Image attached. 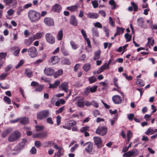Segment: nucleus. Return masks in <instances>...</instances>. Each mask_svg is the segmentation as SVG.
Wrapping results in <instances>:
<instances>
[{"instance_id": "f03ea898", "label": "nucleus", "mask_w": 157, "mask_h": 157, "mask_svg": "<svg viewBox=\"0 0 157 157\" xmlns=\"http://www.w3.org/2000/svg\"><path fill=\"white\" fill-rule=\"evenodd\" d=\"M49 115L50 112L48 110H44L38 112L36 113V117L37 119L41 120L46 119Z\"/></svg>"}, {"instance_id": "dca6fc26", "label": "nucleus", "mask_w": 157, "mask_h": 157, "mask_svg": "<svg viewBox=\"0 0 157 157\" xmlns=\"http://www.w3.org/2000/svg\"><path fill=\"white\" fill-rule=\"evenodd\" d=\"M62 10V7L58 4H56L54 5L52 9V10L56 13H59Z\"/></svg>"}, {"instance_id": "3c124183", "label": "nucleus", "mask_w": 157, "mask_h": 157, "mask_svg": "<svg viewBox=\"0 0 157 157\" xmlns=\"http://www.w3.org/2000/svg\"><path fill=\"white\" fill-rule=\"evenodd\" d=\"M70 44L73 49L75 50L78 48V46L75 44L74 42L71 41L70 42Z\"/></svg>"}, {"instance_id": "09e8293b", "label": "nucleus", "mask_w": 157, "mask_h": 157, "mask_svg": "<svg viewBox=\"0 0 157 157\" xmlns=\"http://www.w3.org/2000/svg\"><path fill=\"white\" fill-rule=\"evenodd\" d=\"M91 3L93 7L94 8H96L98 6V0H94V1H92Z\"/></svg>"}, {"instance_id": "bf43d9fd", "label": "nucleus", "mask_w": 157, "mask_h": 157, "mask_svg": "<svg viewBox=\"0 0 157 157\" xmlns=\"http://www.w3.org/2000/svg\"><path fill=\"white\" fill-rule=\"evenodd\" d=\"M7 56V53L6 52H1L0 53V59L2 60V59H4Z\"/></svg>"}, {"instance_id": "f704fd0d", "label": "nucleus", "mask_w": 157, "mask_h": 157, "mask_svg": "<svg viewBox=\"0 0 157 157\" xmlns=\"http://www.w3.org/2000/svg\"><path fill=\"white\" fill-rule=\"evenodd\" d=\"M101 52V51L100 50H98L94 53V59L95 60H98L100 58Z\"/></svg>"}, {"instance_id": "a211bd4d", "label": "nucleus", "mask_w": 157, "mask_h": 157, "mask_svg": "<svg viewBox=\"0 0 157 157\" xmlns=\"http://www.w3.org/2000/svg\"><path fill=\"white\" fill-rule=\"evenodd\" d=\"M44 35V33L43 32H38L35 33L34 35L32 36L34 40H38L42 38Z\"/></svg>"}, {"instance_id": "423d86ee", "label": "nucleus", "mask_w": 157, "mask_h": 157, "mask_svg": "<svg viewBox=\"0 0 157 157\" xmlns=\"http://www.w3.org/2000/svg\"><path fill=\"white\" fill-rule=\"evenodd\" d=\"M46 41L50 44H54L55 42V37L50 33H47L45 35Z\"/></svg>"}, {"instance_id": "58836bf2", "label": "nucleus", "mask_w": 157, "mask_h": 157, "mask_svg": "<svg viewBox=\"0 0 157 157\" xmlns=\"http://www.w3.org/2000/svg\"><path fill=\"white\" fill-rule=\"evenodd\" d=\"M62 150H63L62 148H59V149L58 150V151L56 153L55 155H56L58 157H60L63 156V155L64 153L63 151L62 152Z\"/></svg>"}, {"instance_id": "2eb2a0df", "label": "nucleus", "mask_w": 157, "mask_h": 157, "mask_svg": "<svg viewBox=\"0 0 157 157\" xmlns=\"http://www.w3.org/2000/svg\"><path fill=\"white\" fill-rule=\"evenodd\" d=\"M87 145V146L85 149L87 153L92 152L93 150V144L90 142H88L85 143L83 144V146H86Z\"/></svg>"}, {"instance_id": "6e6d98bb", "label": "nucleus", "mask_w": 157, "mask_h": 157, "mask_svg": "<svg viewBox=\"0 0 157 157\" xmlns=\"http://www.w3.org/2000/svg\"><path fill=\"white\" fill-rule=\"evenodd\" d=\"M103 29L106 34V36L108 37L109 36V30L108 29L106 26H104Z\"/></svg>"}, {"instance_id": "5701e85b", "label": "nucleus", "mask_w": 157, "mask_h": 157, "mask_svg": "<svg viewBox=\"0 0 157 157\" xmlns=\"http://www.w3.org/2000/svg\"><path fill=\"white\" fill-rule=\"evenodd\" d=\"M68 85L67 83L64 82L62 83L59 86V88H61L62 90L67 92L68 90Z\"/></svg>"}, {"instance_id": "bb28decb", "label": "nucleus", "mask_w": 157, "mask_h": 157, "mask_svg": "<svg viewBox=\"0 0 157 157\" xmlns=\"http://www.w3.org/2000/svg\"><path fill=\"white\" fill-rule=\"evenodd\" d=\"M27 142V140L25 138L22 139L21 142L19 143V147L20 149L23 148L25 145L26 143Z\"/></svg>"}, {"instance_id": "4c0bfd02", "label": "nucleus", "mask_w": 157, "mask_h": 157, "mask_svg": "<svg viewBox=\"0 0 157 157\" xmlns=\"http://www.w3.org/2000/svg\"><path fill=\"white\" fill-rule=\"evenodd\" d=\"M90 68V63H87L85 64L82 67V69L86 72L89 71Z\"/></svg>"}, {"instance_id": "f3484780", "label": "nucleus", "mask_w": 157, "mask_h": 157, "mask_svg": "<svg viewBox=\"0 0 157 157\" xmlns=\"http://www.w3.org/2000/svg\"><path fill=\"white\" fill-rule=\"evenodd\" d=\"M112 100L116 104H120L122 101V99L120 96L118 95L114 96L112 97Z\"/></svg>"}, {"instance_id": "f8f14e48", "label": "nucleus", "mask_w": 157, "mask_h": 157, "mask_svg": "<svg viewBox=\"0 0 157 157\" xmlns=\"http://www.w3.org/2000/svg\"><path fill=\"white\" fill-rule=\"evenodd\" d=\"M139 153L138 150L135 149L134 151H131L127 152V157H134L137 156Z\"/></svg>"}, {"instance_id": "f257e3e1", "label": "nucleus", "mask_w": 157, "mask_h": 157, "mask_svg": "<svg viewBox=\"0 0 157 157\" xmlns=\"http://www.w3.org/2000/svg\"><path fill=\"white\" fill-rule=\"evenodd\" d=\"M28 16L30 20L33 22L38 21L40 19V13L34 10H32L29 11Z\"/></svg>"}, {"instance_id": "a18cd8bd", "label": "nucleus", "mask_w": 157, "mask_h": 157, "mask_svg": "<svg viewBox=\"0 0 157 157\" xmlns=\"http://www.w3.org/2000/svg\"><path fill=\"white\" fill-rule=\"evenodd\" d=\"M109 3L113 7L112 8V9H115L116 8V5L114 0H110L109 2Z\"/></svg>"}, {"instance_id": "393cba45", "label": "nucleus", "mask_w": 157, "mask_h": 157, "mask_svg": "<svg viewBox=\"0 0 157 157\" xmlns=\"http://www.w3.org/2000/svg\"><path fill=\"white\" fill-rule=\"evenodd\" d=\"M157 132V129H153V128L150 127L145 132V133L147 135H149L150 134L151 135Z\"/></svg>"}, {"instance_id": "13d9d810", "label": "nucleus", "mask_w": 157, "mask_h": 157, "mask_svg": "<svg viewBox=\"0 0 157 157\" xmlns=\"http://www.w3.org/2000/svg\"><path fill=\"white\" fill-rule=\"evenodd\" d=\"M123 75L126 79L128 80H131L132 79V78L131 75L128 76L127 75L126 73H123Z\"/></svg>"}, {"instance_id": "a19ab883", "label": "nucleus", "mask_w": 157, "mask_h": 157, "mask_svg": "<svg viewBox=\"0 0 157 157\" xmlns=\"http://www.w3.org/2000/svg\"><path fill=\"white\" fill-rule=\"evenodd\" d=\"M88 81L90 84H92L97 81V78L94 76H92L88 78Z\"/></svg>"}, {"instance_id": "338daca9", "label": "nucleus", "mask_w": 157, "mask_h": 157, "mask_svg": "<svg viewBox=\"0 0 157 157\" xmlns=\"http://www.w3.org/2000/svg\"><path fill=\"white\" fill-rule=\"evenodd\" d=\"M35 128L37 131H40L43 129L44 127L42 126L36 125L35 127Z\"/></svg>"}, {"instance_id": "4be33fe9", "label": "nucleus", "mask_w": 157, "mask_h": 157, "mask_svg": "<svg viewBox=\"0 0 157 157\" xmlns=\"http://www.w3.org/2000/svg\"><path fill=\"white\" fill-rule=\"evenodd\" d=\"M60 81L57 80L53 84H52L51 83H49V86L48 88L50 89H54L57 88L59 85L60 84Z\"/></svg>"}, {"instance_id": "603ef678", "label": "nucleus", "mask_w": 157, "mask_h": 157, "mask_svg": "<svg viewBox=\"0 0 157 157\" xmlns=\"http://www.w3.org/2000/svg\"><path fill=\"white\" fill-rule=\"evenodd\" d=\"M97 86H94L92 87H90V91L91 93L95 92L96 91L97 88Z\"/></svg>"}, {"instance_id": "1a4fd4ad", "label": "nucleus", "mask_w": 157, "mask_h": 157, "mask_svg": "<svg viewBox=\"0 0 157 157\" xmlns=\"http://www.w3.org/2000/svg\"><path fill=\"white\" fill-rule=\"evenodd\" d=\"M44 23L48 26H53L54 25V20L51 17H45L44 19Z\"/></svg>"}, {"instance_id": "c85d7f7f", "label": "nucleus", "mask_w": 157, "mask_h": 157, "mask_svg": "<svg viewBox=\"0 0 157 157\" xmlns=\"http://www.w3.org/2000/svg\"><path fill=\"white\" fill-rule=\"evenodd\" d=\"M25 74L29 78H30L33 76V72L29 69H25Z\"/></svg>"}, {"instance_id": "680f3d73", "label": "nucleus", "mask_w": 157, "mask_h": 157, "mask_svg": "<svg viewBox=\"0 0 157 157\" xmlns=\"http://www.w3.org/2000/svg\"><path fill=\"white\" fill-rule=\"evenodd\" d=\"M17 49L14 51L13 53V54L16 56L18 55L20 51V49L18 47H17Z\"/></svg>"}, {"instance_id": "e433bc0d", "label": "nucleus", "mask_w": 157, "mask_h": 157, "mask_svg": "<svg viewBox=\"0 0 157 157\" xmlns=\"http://www.w3.org/2000/svg\"><path fill=\"white\" fill-rule=\"evenodd\" d=\"M136 84L140 87L143 86L145 85L144 81L141 79H137L136 81Z\"/></svg>"}, {"instance_id": "473e14b6", "label": "nucleus", "mask_w": 157, "mask_h": 157, "mask_svg": "<svg viewBox=\"0 0 157 157\" xmlns=\"http://www.w3.org/2000/svg\"><path fill=\"white\" fill-rule=\"evenodd\" d=\"M63 36V31L60 30L56 36L57 39L58 40H61L62 39Z\"/></svg>"}, {"instance_id": "20e7f679", "label": "nucleus", "mask_w": 157, "mask_h": 157, "mask_svg": "<svg viewBox=\"0 0 157 157\" xmlns=\"http://www.w3.org/2000/svg\"><path fill=\"white\" fill-rule=\"evenodd\" d=\"M108 128L105 125H100L97 128L95 132L100 136H104L107 133Z\"/></svg>"}, {"instance_id": "c9c22d12", "label": "nucleus", "mask_w": 157, "mask_h": 157, "mask_svg": "<svg viewBox=\"0 0 157 157\" xmlns=\"http://www.w3.org/2000/svg\"><path fill=\"white\" fill-rule=\"evenodd\" d=\"M63 73V71L62 69L59 70L57 71L55 73H54V77L55 78H57L59 76L61 75Z\"/></svg>"}, {"instance_id": "774afa93", "label": "nucleus", "mask_w": 157, "mask_h": 157, "mask_svg": "<svg viewBox=\"0 0 157 157\" xmlns=\"http://www.w3.org/2000/svg\"><path fill=\"white\" fill-rule=\"evenodd\" d=\"M93 114L94 117H96L100 115V112L98 110H95L93 111Z\"/></svg>"}, {"instance_id": "6e6552de", "label": "nucleus", "mask_w": 157, "mask_h": 157, "mask_svg": "<svg viewBox=\"0 0 157 157\" xmlns=\"http://www.w3.org/2000/svg\"><path fill=\"white\" fill-rule=\"evenodd\" d=\"M94 143L98 148H101L103 146L102 139L101 137L94 136L93 138Z\"/></svg>"}, {"instance_id": "5fc2aeb1", "label": "nucleus", "mask_w": 157, "mask_h": 157, "mask_svg": "<svg viewBox=\"0 0 157 157\" xmlns=\"http://www.w3.org/2000/svg\"><path fill=\"white\" fill-rule=\"evenodd\" d=\"M7 73H2L0 75V80H3L5 79L6 77L8 75Z\"/></svg>"}, {"instance_id": "4d7b16f0", "label": "nucleus", "mask_w": 157, "mask_h": 157, "mask_svg": "<svg viewBox=\"0 0 157 157\" xmlns=\"http://www.w3.org/2000/svg\"><path fill=\"white\" fill-rule=\"evenodd\" d=\"M124 30V29L122 28H120L117 27V33H119V34L121 33V34H123Z\"/></svg>"}, {"instance_id": "39448f33", "label": "nucleus", "mask_w": 157, "mask_h": 157, "mask_svg": "<svg viewBox=\"0 0 157 157\" xmlns=\"http://www.w3.org/2000/svg\"><path fill=\"white\" fill-rule=\"evenodd\" d=\"M28 52L29 55L32 58L36 57L38 54L36 48L34 46L29 48L28 50Z\"/></svg>"}, {"instance_id": "8fccbe9b", "label": "nucleus", "mask_w": 157, "mask_h": 157, "mask_svg": "<svg viewBox=\"0 0 157 157\" xmlns=\"http://www.w3.org/2000/svg\"><path fill=\"white\" fill-rule=\"evenodd\" d=\"M118 81V79L116 77H114L113 78V81L114 85L117 88H120V87L118 86V83H117Z\"/></svg>"}, {"instance_id": "49530a36", "label": "nucleus", "mask_w": 157, "mask_h": 157, "mask_svg": "<svg viewBox=\"0 0 157 157\" xmlns=\"http://www.w3.org/2000/svg\"><path fill=\"white\" fill-rule=\"evenodd\" d=\"M131 4L132 5V8L134 9V12H136L138 10V7L137 5L133 2H131Z\"/></svg>"}, {"instance_id": "72a5a7b5", "label": "nucleus", "mask_w": 157, "mask_h": 157, "mask_svg": "<svg viewBox=\"0 0 157 157\" xmlns=\"http://www.w3.org/2000/svg\"><path fill=\"white\" fill-rule=\"evenodd\" d=\"M44 147H46L52 146L54 144V141H46L44 142Z\"/></svg>"}, {"instance_id": "b1692460", "label": "nucleus", "mask_w": 157, "mask_h": 157, "mask_svg": "<svg viewBox=\"0 0 157 157\" xmlns=\"http://www.w3.org/2000/svg\"><path fill=\"white\" fill-rule=\"evenodd\" d=\"M34 40L32 36L29 38L27 39H25L24 40V43L27 46H29Z\"/></svg>"}, {"instance_id": "412c9836", "label": "nucleus", "mask_w": 157, "mask_h": 157, "mask_svg": "<svg viewBox=\"0 0 157 157\" xmlns=\"http://www.w3.org/2000/svg\"><path fill=\"white\" fill-rule=\"evenodd\" d=\"M20 123L22 125H26L28 124L29 122V121L28 118L26 117H24L20 118Z\"/></svg>"}, {"instance_id": "aec40b11", "label": "nucleus", "mask_w": 157, "mask_h": 157, "mask_svg": "<svg viewBox=\"0 0 157 157\" xmlns=\"http://www.w3.org/2000/svg\"><path fill=\"white\" fill-rule=\"evenodd\" d=\"M137 22H138V25L141 28L145 29L146 28V26L144 25V20L142 17L139 18L137 19Z\"/></svg>"}, {"instance_id": "ddd939ff", "label": "nucleus", "mask_w": 157, "mask_h": 157, "mask_svg": "<svg viewBox=\"0 0 157 157\" xmlns=\"http://www.w3.org/2000/svg\"><path fill=\"white\" fill-rule=\"evenodd\" d=\"M69 22L71 25L74 26H77L78 24L77 20L74 15H72L70 16Z\"/></svg>"}, {"instance_id": "7c9ffc66", "label": "nucleus", "mask_w": 157, "mask_h": 157, "mask_svg": "<svg viewBox=\"0 0 157 157\" xmlns=\"http://www.w3.org/2000/svg\"><path fill=\"white\" fill-rule=\"evenodd\" d=\"M106 63H105L103 65L100 67L98 70L97 72V74H99L100 73L102 72L104 70H107V67H106Z\"/></svg>"}, {"instance_id": "0eeeda50", "label": "nucleus", "mask_w": 157, "mask_h": 157, "mask_svg": "<svg viewBox=\"0 0 157 157\" xmlns=\"http://www.w3.org/2000/svg\"><path fill=\"white\" fill-rule=\"evenodd\" d=\"M3 2L6 6L11 7H15L17 4L16 0H3Z\"/></svg>"}, {"instance_id": "9b49d317", "label": "nucleus", "mask_w": 157, "mask_h": 157, "mask_svg": "<svg viewBox=\"0 0 157 157\" xmlns=\"http://www.w3.org/2000/svg\"><path fill=\"white\" fill-rule=\"evenodd\" d=\"M47 133L46 132L36 133L33 135V138H43L47 137Z\"/></svg>"}, {"instance_id": "9d476101", "label": "nucleus", "mask_w": 157, "mask_h": 157, "mask_svg": "<svg viewBox=\"0 0 157 157\" xmlns=\"http://www.w3.org/2000/svg\"><path fill=\"white\" fill-rule=\"evenodd\" d=\"M60 59L57 56H54L50 58V59L48 61L50 65H52L56 64L59 61Z\"/></svg>"}, {"instance_id": "2f4dec72", "label": "nucleus", "mask_w": 157, "mask_h": 157, "mask_svg": "<svg viewBox=\"0 0 157 157\" xmlns=\"http://www.w3.org/2000/svg\"><path fill=\"white\" fill-rule=\"evenodd\" d=\"M78 6L77 5L72 6H71L67 7V9L71 12H75L77 10Z\"/></svg>"}, {"instance_id": "c756f323", "label": "nucleus", "mask_w": 157, "mask_h": 157, "mask_svg": "<svg viewBox=\"0 0 157 157\" xmlns=\"http://www.w3.org/2000/svg\"><path fill=\"white\" fill-rule=\"evenodd\" d=\"M11 130L10 129L8 128L4 130L2 132L1 136L3 138H5L11 132Z\"/></svg>"}, {"instance_id": "ea45409f", "label": "nucleus", "mask_w": 157, "mask_h": 157, "mask_svg": "<svg viewBox=\"0 0 157 157\" xmlns=\"http://www.w3.org/2000/svg\"><path fill=\"white\" fill-rule=\"evenodd\" d=\"M61 52L64 56H67L69 55L68 52L64 47H62L61 48Z\"/></svg>"}, {"instance_id": "7ed1b4c3", "label": "nucleus", "mask_w": 157, "mask_h": 157, "mask_svg": "<svg viewBox=\"0 0 157 157\" xmlns=\"http://www.w3.org/2000/svg\"><path fill=\"white\" fill-rule=\"evenodd\" d=\"M21 137V134L17 130H15L11 133L8 138V141L10 142H14L19 139Z\"/></svg>"}, {"instance_id": "e2e57ef3", "label": "nucleus", "mask_w": 157, "mask_h": 157, "mask_svg": "<svg viewBox=\"0 0 157 157\" xmlns=\"http://www.w3.org/2000/svg\"><path fill=\"white\" fill-rule=\"evenodd\" d=\"M24 63V61L23 60H21L19 63H18L17 66L16 67V68L17 69L20 67Z\"/></svg>"}, {"instance_id": "052dcab7", "label": "nucleus", "mask_w": 157, "mask_h": 157, "mask_svg": "<svg viewBox=\"0 0 157 157\" xmlns=\"http://www.w3.org/2000/svg\"><path fill=\"white\" fill-rule=\"evenodd\" d=\"M34 144L37 148H38L42 146V144L39 141L36 140L35 141Z\"/></svg>"}, {"instance_id": "a878e982", "label": "nucleus", "mask_w": 157, "mask_h": 157, "mask_svg": "<svg viewBox=\"0 0 157 157\" xmlns=\"http://www.w3.org/2000/svg\"><path fill=\"white\" fill-rule=\"evenodd\" d=\"M77 101L76 104L78 106L81 108H83L84 106L85 102L83 98L77 100Z\"/></svg>"}, {"instance_id": "69168bd1", "label": "nucleus", "mask_w": 157, "mask_h": 157, "mask_svg": "<svg viewBox=\"0 0 157 157\" xmlns=\"http://www.w3.org/2000/svg\"><path fill=\"white\" fill-rule=\"evenodd\" d=\"M61 117L59 115H58L56 117V122L57 125L59 126L61 123Z\"/></svg>"}, {"instance_id": "c03bdc74", "label": "nucleus", "mask_w": 157, "mask_h": 157, "mask_svg": "<svg viewBox=\"0 0 157 157\" xmlns=\"http://www.w3.org/2000/svg\"><path fill=\"white\" fill-rule=\"evenodd\" d=\"M124 37L126 40V42H128L131 40L132 36L131 35H130L128 33H127L124 35Z\"/></svg>"}, {"instance_id": "6ab92c4d", "label": "nucleus", "mask_w": 157, "mask_h": 157, "mask_svg": "<svg viewBox=\"0 0 157 157\" xmlns=\"http://www.w3.org/2000/svg\"><path fill=\"white\" fill-rule=\"evenodd\" d=\"M87 15L89 18L93 19H97L99 16V14L97 13L91 12L88 13Z\"/></svg>"}, {"instance_id": "0e129e2a", "label": "nucleus", "mask_w": 157, "mask_h": 157, "mask_svg": "<svg viewBox=\"0 0 157 157\" xmlns=\"http://www.w3.org/2000/svg\"><path fill=\"white\" fill-rule=\"evenodd\" d=\"M89 129V127L88 126L83 127L82 128V129L80 130L81 132L84 133L86 132Z\"/></svg>"}, {"instance_id": "de8ad7c7", "label": "nucleus", "mask_w": 157, "mask_h": 157, "mask_svg": "<svg viewBox=\"0 0 157 157\" xmlns=\"http://www.w3.org/2000/svg\"><path fill=\"white\" fill-rule=\"evenodd\" d=\"M3 100L4 101L7 102L8 104H11V101L10 99L8 97L5 96L3 98Z\"/></svg>"}, {"instance_id": "79ce46f5", "label": "nucleus", "mask_w": 157, "mask_h": 157, "mask_svg": "<svg viewBox=\"0 0 157 157\" xmlns=\"http://www.w3.org/2000/svg\"><path fill=\"white\" fill-rule=\"evenodd\" d=\"M44 86L43 85H41L40 84L38 85L37 87L35 89V90L37 91L41 92L44 89Z\"/></svg>"}, {"instance_id": "37998d69", "label": "nucleus", "mask_w": 157, "mask_h": 157, "mask_svg": "<svg viewBox=\"0 0 157 157\" xmlns=\"http://www.w3.org/2000/svg\"><path fill=\"white\" fill-rule=\"evenodd\" d=\"M92 32L93 36L96 37L98 36L99 33L97 29L94 28H93L92 29Z\"/></svg>"}, {"instance_id": "cd10ccee", "label": "nucleus", "mask_w": 157, "mask_h": 157, "mask_svg": "<svg viewBox=\"0 0 157 157\" xmlns=\"http://www.w3.org/2000/svg\"><path fill=\"white\" fill-rule=\"evenodd\" d=\"M61 63L63 65H70L71 64V62L68 58H64L61 61Z\"/></svg>"}, {"instance_id": "4468645a", "label": "nucleus", "mask_w": 157, "mask_h": 157, "mask_svg": "<svg viewBox=\"0 0 157 157\" xmlns=\"http://www.w3.org/2000/svg\"><path fill=\"white\" fill-rule=\"evenodd\" d=\"M44 73L47 76H51L54 75V71L51 68L45 67L44 70Z\"/></svg>"}, {"instance_id": "864d4df0", "label": "nucleus", "mask_w": 157, "mask_h": 157, "mask_svg": "<svg viewBox=\"0 0 157 157\" xmlns=\"http://www.w3.org/2000/svg\"><path fill=\"white\" fill-rule=\"evenodd\" d=\"M76 124L77 122L76 121H75L74 120H71L68 123V125L69 126L71 127V126L75 125Z\"/></svg>"}]
</instances>
